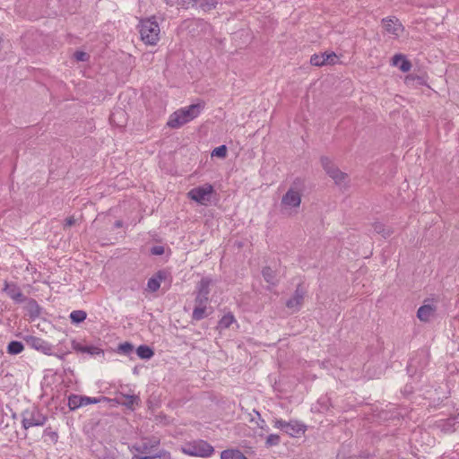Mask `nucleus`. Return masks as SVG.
Wrapping results in <instances>:
<instances>
[{
    "mask_svg": "<svg viewBox=\"0 0 459 459\" xmlns=\"http://www.w3.org/2000/svg\"><path fill=\"white\" fill-rule=\"evenodd\" d=\"M204 107L203 103H196L180 108L170 115L167 125L171 128H178L197 117Z\"/></svg>",
    "mask_w": 459,
    "mask_h": 459,
    "instance_id": "f257e3e1",
    "label": "nucleus"
},
{
    "mask_svg": "<svg viewBox=\"0 0 459 459\" xmlns=\"http://www.w3.org/2000/svg\"><path fill=\"white\" fill-rule=\"evenodd\" d=\"M138 28L141 39L145 45L156 46L158 44L160 28L155 16L141 19Z\"/></svg>",
    "mask_w": 459,
    "mask_h": 459,
    "instance_id": "f03ea898",
    "label": "nucleus"
},
{
    "mask_svg": "<svg viewBox=\"0 0 459 459\" xmlns=\"http://www.w3.org/2000/svg\"><path fill=\"white\" fill-rule=\"evenodd\" d=\"M296 185L297 182L295 181L281 200V211L288 215L296 213L301 204V190Z\"/></svg>",
    "mask_w": 459,
    "mask_h": 459,
    "instance_id": "7ed1b4c3",
    "label": "nucleus"
},
{
    "mask_svg": "<svg viewBox=\"0 0 459 459\" xmlns=\"http://www.w3.org/2000/svg\"><path fill=\"white\" fill-rule=\"evenodd\" d=\"M21 416L22 426L24 429L44 426L48 420V417L37 407H30L24 410Z\"/></svg>",
    "mask_w": 459,
    "mask_h": 459,
    "instance_id": "20e7f679",
    "label": "nucleus"
},
{
    "mask_svg": "<svg viewBox=\"0 0 459 459\" xmlns=\"http://www.w3.org/2000/svg\"><path fill=\"white\" fill-rule=\"evenodd\" d=\"M182 452L191 456L209 457L213 454L214 448L204 440H196L182 447Z\"/></svg>",
    "mask_w": 459,
    "mask_h": 459,
    "instance_id": "39448f33",
    "label": "nucleus"
},
{
    "mask_svg": "<svg viewBox=\"0 0 459 459\" xmlns=\"http://www.w3.org/2000/svg\"><path fill=\"white\" fill-rule=\"evenodd\" d=\"M213 192V186L207 183L192 188L187 193V197L201 205H207L211 202Z\"/></svg>",
    "mask_w": 459,
    "mask_h": 459,
    "instance_id": "423d86ee",
    "label": "nucleus"
},
{
    "mask_svg": "<svg viewBox=\"0 0 459 459\" xmlns=\"http://www.w3.org/2000/svg\"><path fill=\"white\" fill-rule=\"evenodd\" d=\"M321 165L325 173L334 181L336 185H341L347 178V174L341 171L334 163L326 156L321 157Z\"/></svg>",
    "mask_w": 459,
    "mask_h": 459,
    "instance_id": "0eeeda50",
    "label": "nucleus"
},
{
    "mask_svg": "<svg viewBox=\"0 0 459 459\" xmlns=\"http://www.w3.org/2000/svg\"><path fill=\"white\" fill-rule=\"evenodd\" d=\"M24 341L31 349H34L48 356L54 355V346L42 338L34 335H27L24 337Z\"/></svg>",
    "mask_w": 459,
    "mask_h": 459,
    "instance_id": "6e6552de",
    "label": "nucleus"
},
{
    "mask_svg": "<svg viewBox=\"0 0 459 459\" xmlns=\"http://www.w3.org/2000/svg\"><path fill=\"white\" fill-rule=\"evenodd\" d=\"M212 280L209 278H202L197 285V295L195 299V302L197 305L207 304L209 300L210 285Z\"/></svg>",
    "mask_w": 459,
    "mask_h": 459,
    "instance_id": "1a4fd4ad",
    "label": "nucleus"
},
{
    "mask_svg": "<svg viewBox=\"0 0 459 459\" xmlns=\"http://www.w3.org/2000/svg\"><path fill=\"white\" fill-rule=\"evenodd\" d=\"M337 58L338 57L334 52L314 54L310 57V64L315 66L334 65Z\"/></svg>",
    "mask_w": 459,
    "mask_h": 459,
    "instance_id": "9d476101",
    "label": "nucleus"
},
{
    "mask_svg": "<svg viewBox=\"0 0 459 459\" xmlns=\"http://www.w3.org/2000/svg\"><path fill=\"white\" fill-rule=\"evenodd\" d=\"M306 290L298 285L292 297L286 301V307L291 309L293 312L299 311L302 306Z\"/></svg>",
    "mask_w": 459,
    "mask_h": 459,
    "instance_id": "9b49d317",
    "label": "nucleus"
},
{
    "mask_svg": "<svg viewBox=\"0 0 459 459\" xmlns=\"http://www.w3.org/2000/svg\"><path fill=\"white\" fill-rule=\"evenodd\" d=\"M4 291L16 303H23L27 300L20 287L14 282L5 281Z\"/></svg>",
    "mask_w": 459,
    "mask_h": 459,
    "instance_id": "f8f14e48",
    "label": "nucleus"
},
{
    "mask_svg": "<svg viewBox=\"0 0 459 459\" xmlns=\"http://www.w3.org/2000/svg\"><path fill=\"white\" fill-rule=\"evenodd\" d=\"M382 22L384 24L385 31L389 34L394 35L396 38L399 37L404 30L403 24L395 17L385 18L382 20Z\"/></svg>",
    "mask_w": 459,
    "mask_h": 459,
    "instance_id": "ddd939ff",
    "label": "nucleus"
},
{
    "mask_svg": "<svg viewBox=\"0 0 459 459\" xmlns=\"http://www.w3.org/2000/svg\"><path fill=\"white\" fill-rule=\"evenodd\" d=\"M428 300H425L427 302ZM437 306L434 304H423L417 311V317L420 321L427 323L435 316Z\"/></svg>",
    "mask_w": 459,
    "mask_h": 459,
    "instance_id": "4468645a",
    "label": "nucleus"
},
{
    "mask_svg": "<svg viewBox=\"0 0 459 459\" xmlns=\"http://www.w3.org/2000/svg\"><path fill=\"white\" fill-rule=\"evenodd\" d=\"M167 278V273L165 271H158L152 277L148 280L147 290L155 292L160 287V282Z\"/></svg>",
    "mask_w": 459,
    "mask_h": 459,
    "instance_id": "2eb2a0df",
    "label": "nucleus"
},
{
    "mask_svg": "<svg viewBox=\"0 0 459 459\" xmlns=\"http://www.w3.org/2000/svg\"><path fill=\"white\" fill-rule=\"evenodd\" d=\"M394 65L398 66L402 72H409L411 68V64L405 56L402 54H396L392 58Z\"/></svg>",
    "mask_w": 459,
    "mask_h": 459,
    "instance_id": "dca6fc26",
    "label": "nucleus"
},
{
    "mask_svg": "<svg viewBox=\"0 0 459 459\" xmlns=\"http://www.w3.org/2000/svg\"><path fill=\"white\" fill-rule=\"evenodd\" d=\"M306 431V426L297 420H290L287 422V427L285 429V432L291 436L295 437L299 433H304Z\"/></svg>",
    "mask_w": 459,
    "mask_h": 459,
    "instance_id": "f3484780",
    "label": "nucleus"
},
{
    "mask_svg": "<svg viewBox=\"0 0 459 459\" xmlns=\"http://www.w3.org/2000/svg\"><path fill=\"white\" fill-rule=\"evenodd\" d=\"M160 445V440L154 439L150 441H144L140 445H135L133 448L140 454H150L152 449L156 448Z\"/></svg>",
    "mask_w": 459,
    "mask_h": 459,
    "instance_id": "a211bd4d",
    "label": "nucleus"
},
{
    "mask_svg": "<svg viewBox=\"0 0 459 459\" xmlns=\"http://www.w3.org/2000/svg\"><path fill=\"white\" fill-rule=\"evenodd\" d=\"M73 348L82 353H89L91 355H100L103 354V350L96 346H83L75 342H73Z\"/></svg>",
    "mask_w": 459,
    "mask_h": 459,
    "instance_id": "6ab92c4d",
    "label": "nucleus"
},
{
    "mask_svg": "<svg viewBox=\"0 0 459 459\" xmlns=\"http://www.w3.org/2000/svg\"><path fill=\"white\" fill-rule=\"evenodd\" d=\"M262 275L264 279V281L273 286H275L278 282L277 277H276V272L273 270L271 267L266 266L263 268L262 270Z\"/></svg>",
    "mask_w": 459,
    "mask_h": 459,
    "instance_id": "aec40b11",
    "label": "nucleus"
},
{
    "mask_svg": "<svg viewBox=\"0 0 459 459\" xmlns=\"http://www.w3.org/2000/svg\"><path fill=\"white\" fill-rule=\"evenodd\" d=\"M221 459H247L242 452L237 449H228L221 453Z\"/></svg>",
    "mask_w": 459,
    "mask_h": 459,
    "instance_id": "412c9836",
    "label": "nucleus"
},
{
    "mask_svg": "<svg viewBox=\"0 0 459 459\" xmlns=\"http://www.w3.org/2000/svg\"><path fill=\"white\" fill-rule=\"evenodd\" d=\"M132 459H171V455L169 452L162 449L154 455L144 456L134 455Z\"/></svg>",
    "mask_w": 459,
    "mask_h": 459,
    "instance_id": "4be33fe9",
    "label": "nucleus"
},
{
    "mask_svg": "<svg viewBox=\"0 0 459 459\" xmlns=\"http://www.w3.org/2000/svg\"><path fill=\"white\" fill-rule=\"evenodd\" d=\"M372 227L375 232L381 234L384 238L390 237L393 234L392 229L385 227V225L380 221L374 222Z\"/></svg>",
    "mask_w": 459,
    "mask_h": 459,
    "instance_id": "5701e85b",
    "label": "nucleus"
},
{
    "mask_svg": "<svg viewBox=\"0 0 459 459\" xmlns=\"http://www.w3.org/2000/svg\"><path fill=\"white\" fill-rule=\"evenodd\" d=\"M206 304L197 305L195 304V307L194 308L192 318L195 321H200L206 317Z\"/></svg>",
    "mask_w": 459,
    "mask_h": 459,
    "instance_id": "b1692460",
    "label": "nucleus"
},
{
    "mask_svg": "<svg viewBox=\"0 0 459 459\" xmlns=\"http://www.w3.org/2000/svg\"><path fill=\"white\" fill-rule=\"evenodd\" d=\"M123 400L120 403L129 409H134V404H138L140 398L136 395L123 394Z\"/></svg>",
    "mask_w": 459,
    "mask_h": 459,
    "instance_id": "393cba45",
    "label": "nucleus"
},
{
    "mask_svg": "<svg viewBox=\"0 0 459 459\" xmlns=\"http://www.w3.org/2000/svg\"><path fill=\"white\" fill-rule=\"evenodd\" d=\"M136 353L143 359H149L154 355L152 349L147 345H140L136 350Z\"/></svg>",
    "mask_w": 459,
    "mask_h": 459,
    "instance_id": "a878e982",
    "label": "nucleus"
},
{
    "mask_svg": "<svg viewBox=\"0 0 459 459\" xmlns=\"http://www.w3.org/2000/svg\"><path fill=\"white\" fill-rule=\"evenodd\" d=\"M82 406H83L82 395L71 394L68 397V407L71 411H74Z\"/></svg>",
    "mask_w": 459,
    "mask_h": 459,
    "instance_id": "bb28decb",
    "label": "nucleus"
},
{
    "mask_svg": "<svg viewBox=\"0 0 459 459\" xmlns=\"http://www.w3.org/2000/svg\"><path fill=\"white\" fill-rule=\"evenodd\" d=\"M24 350V346L21 342L12 341L7 346V352L9 354H19Z\"/></svg>",
    "mask_w": 459,
    "mask_h": 459,
    "instance_id": "cd10ccee",
    "label": "nucleus"
},
{
    "mask_svg": "<svg viewBox=\"0 0 459 459\" xmlns=\"http://www.w3.org/2000/svg\"><path fill=\"white\" fill-rule=\"evenodd\" d=\"M87 317V314L83 310H74L70 314V319L74 324H79L83 322Z\"/></svg>",
    "mask_w": 459,
    "mask_h": 459,
    "instance_id": "c85d7f7f",
    "label": "nucleus"
},
{
    "mask_svg": "<svg viewBox=\"0 0 459 459\" xmlns=\"http://www.w3.org/2000/svg\"><path fill=\"white\" fill-rule=\"evenodd\" d=\"M235 322V317L231 313L224 315L219 321V327L221 329L229 328Z\"/></svg>",
    "mask_w": 459,
    "mask_h": 459,
    "instance_id": "c756f323",
    "label": "nucleus"
},
{
    "mask_svg": "<svg viewBox=\"0 0 459 459\" xmlns=\"http://www.w3.org/2000/svg\"><path fill=\"white\" fill-rule=\"evenodd\" d=\"M28 308L31 316H39V307L35 299H28Z\"/></svg>",
    "mask_w": 459,
    "mask_h": 459,
    "instance_id": "7c9ffc66",
    "label": "nucleus"
},
{
    "mask_svg": "<svg viewBox=\"0 0 459 459\" xmlns=\"http://www.w3.org/2000/svg\"><path fill=\"white\" fill-rule=\"evenodd\" d=\"M281 442V437L278 434H270L265 440V446L272 447L278 446Z\"/></svg>",
    "mask_w": 459,
    "mask_h": 459,
    "instance_id": "2f4dec72",
    "label": "nucleus"
},
{
    "mask_svg": "<svg viewBox=\"0 0 459 459\" xmlns=\"http://www.w3.org/2000/svg\"><path fill=\"white\" fill-rule=\"evenodd\" d=\"M227 155V147L225 145H221L219 147H216L212 152V156L219 157V158H225Z\"/></svg>",
    "mask_w": 459,
    "mask_h": 459,
    "instance_id": "473e14b6",
    "label": "nucleus"
},
{
    "mask_svg": "<svg viewBox=\"0 0 459 459\" xmlns=\"http://www.w3.org/2000/svg\"><path fill=\"white\" fill-rule=\"evenodd\" d=\"M134 346L130 342H124L119 344L118 346V351L123 354H129L131 351H133Z\"/></svg>",
    "mask_w": 459,
    "mask_h": 459,
    "instance_id": "72a5a7b5",
    "label": "nucleus"
},
{
    "mask_svg": "<svg viewBox=\"0 0 459 459\" xmlns=\"http://www.w3.org/2000/svg\"><path fill=\"white\" fill-rule=\"evenodd\" d=\"M82 401L83 403V406L88 404H94L100 402V398H95V397H89V396H82Z\"/></svg>",
    "mask_w": 459,
    "mask_h": 459,
    "instance_id": "f704fd0d",
    "label": "nucleus"
},
{
    "mask_svg": "<svg viewBox=\"0 0 459 459\" xmlns=\"http://www.w3.org/2000/svg\"><path fill=\"white\" fill-rule=\"evenodd\" d=\"M74 58L77 61L84 62V61H87L89 59V55L86 52H83V51H76L74 54Z\"/></svg>",
    "mask_w": 459,
    "mask_h": 459,
    "instance_id": "c9c22d12",
    "label": "nucleus"
},
{
    "mask_svg": "<svg viewBox=\"0 0 459 459\" xmlns=\"http://www.w3.org/2000/svg\"><path fill=\"white\" fill-rule=\"evenodd\" d=\"M274 423V427L277 428V429H286L287 427V422L281 419H276L274 420L273 421Z\"/></svg>",
    "mask_w": 459,
    "mask_h": 459,
    "instance_id": "e433bc0d",
    "label": "nucleus"
},
{
    "mask_svg": "<svg viewBox=\"0 0 459 459\" xmlns=\"http://www.w3.org/2000/svg\"><path fill=\"white\" fill-rule=\"evenodd\" d=\"M164 253V248L161 246H155L152 248V254L160 255Z\"/></svg>",
    "mask_w": 459,
    "mask_h": 459,
    "instance_id": "4c0bfd02",
    "label": "nucleus"
},
{
    "mask_svg": "<svg viewBox=\"0 0 459 459\" xmlns=\"http://www.w3.org/2000/svg\"><path fill=\"white\" fill-rule=\"evenodd\" d=\"M75 223V219L74 216H70L65 219L64 229H66L67 227H71Z\"/></svg>",
    "mask_w": 459,
    "mask_h": 459,
    "instance_id": "58836bf2",
    "label": "nucleus"
},
{
    "mask_svg": "<svg viewBox=\"0 0 459 459\" xmlns=\"http://www.w3.org/2000/svg\"><path fill=\"white\" fill-rule=\"evenodd\" d=\"M256 414H257V416H258V420H260V422H261V423H258V426H259L261 429L267 430V426H266V424H265L264 420H263V419L261 418V415L259 414V412H256Z\"/></svg>",
    "mask_w": 459,
    "mask_h": 459,
    "instance_id": "ea45409f",
    "label": "nucleus"
},
{
    "mask_svg": "<svg viewBox=\"0 0 459 459\" xmlns=\"http://www.w3.org/2000/svg\"><path fill=\"white\" fill-rule=\"evenodd\" d=\"M186 3H192V2H191V1H189V0H178V1H177V4H178L182 5V6H183L184 8H186H186H188V6L186 5Z\"/></svg>",
    "mask_w": 459,
    "mask_h": 459,
    "instance_id": "a19ab883",
    "label": "nucleus"
},
{
    "mask_svg": "<svg viewBox=\"0 0 459 459\" xmlns=\"http://www.w3.org/2000/svg\"><path fill=\"white\" fill-rule=\"evenodd\" d=\"M117 115H124V112L123 111H118L117 113H113L110 116V117H109L110 121H115V118H116Z\"/></svg>",
    "mask_w": 459,
    "mask_h": 459,
    "instance_id": "79ce46f5",
    "label": "nucleus"
},
{
    "mask_svg": "<svg viewBox=\"0 0 459 459\" xmlns=\"http://www.w3.org/2000/svg\"><path fill=\"white\" fill-rule=\"evenodd\" d=\"M177 1H178V0H166V3H167L168 4H171V5H172V4H175V3L177 4Z\"/></svg>",
    "mask_w": 459,
    "mask_h": 459,
    "instance_id": "37998d69",
    "label": "nucleus"
},
{
    "mask_svg": "<svg viewBox=\"0 0 459 459\" xmlns=\"http://www.w3.org/2000/svg\"><path fill=\"white\" fill-rule=\"evenodd\" d=\"M54 355L56 356L60 359H64V358H65V354L58 355V354L54 353Z\"/></svg>",
    "mask_w": 459,
    "mask_h": 459,
    "instance_id": "c03bdc74",
    "label": "nucleus"
}]
</instances>
